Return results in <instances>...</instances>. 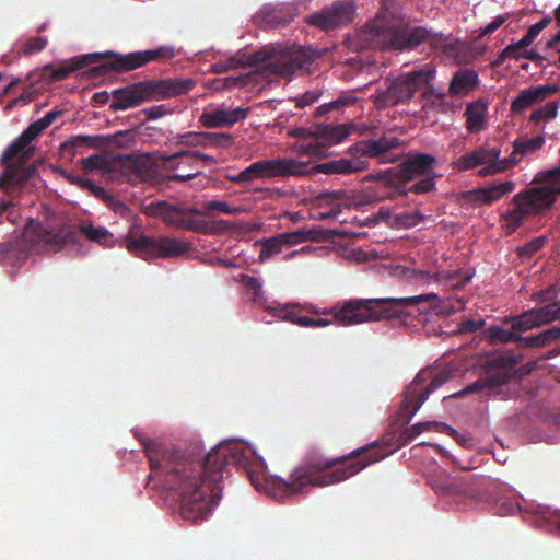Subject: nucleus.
<instances>
[{
	"mask_svg": "<svg viewBox=\"0 0 560 560\" xmlns=\"http://www.w3.org/2000/svg\"><path fill=\"white\" fill-rule=\"evenodd\" d=\"M144 452L151 469L147 487L153 483L152 488L165 489L177 502L183 518L192 523L205 520L219 504L226 466L244 470L257 490L262 487L253 451L238 442L220 443L202 459L186 450L155 442L145 443Z\"/></svg>",
	"mask_w": 560,
	"mask_h": 560,
	"instance_id": "obj_1",
	"label": "nucleus"
},
{
	"mask_svg": "<svg viewBox=\"0 0 560 560\" xmlns=\"http://www.w3.org/2000/svg\"><path fill=\"white\" fill-rule=\"evenodd\" d=\"M387 455L388 452L376 444L357 448L347 455L331 459L320 453H308L292 471L290 481L276 477L271 480V485L275 489L293 495L303 492L308 486L326 487L341 482Z\"/></svg>",
	"mask_w": 560,
	"mask_h": 560,
	"instance_id": "obj_2",
	"label": "nucleus"
},
{
	"mask_svg": "<svg viewBox=\"0 0 560 560\" xmlns=\"http://www.w3.org/2000/svg\"><path fill=\"white\" fill-rule=\"evenodd\" d=\"M360 48H378L394 50H411L422 43H428L433 49L440 50L446 57L463 62L462 54L466 44L457 38L442 33H433L422 26L392 27L375 20L366 24L357 34Z\"/></svg>",
	"mask_w": 560,
	"mask_h": 560,
	"instance_id": "obj_3",
	"label": "nucleus"
},
{
	"mask_svg": "<svg viewBox=\"0 0 560 560\" xmlns=\"http://www.w3.org/2000/svg\"><path fill=\"white\" fill-rule=\"evenodd\" d=\"M104 56L109 57L98 66L92 67L89 72L92 78L103 77L109 72L125 73L148 65L151 61H167L175 57L173 46H160L155 49L119 54L106 51L105 54L94 52L75 57L63 61L59 66L46 65L43 68V78L48 82H57L67 79L74 71L84 68L90 63L100 61Z\"/></svg>",
	"mask_w": 560,
	"mask_h": 560,
	"instance_id": "obj_4",
	"label": "nucleus"
},
{
	"mask_svg": "<svg viewBox=\"0 0 560 560\" xmlns=\"http://www.w3.org/2000/svg\"><path fill=\"white\" fill-rule=\"evenodd\" d=\"M61 114V110L47 113L40 119L32 122L7 147L0 159L1 165L5 167L0 175V189L5 190L8 194L11 190L21 191L26 183L35 176L37 172L36 163L25 165L35 152V148L31 143L46 128L54 124Z\"/></svg>",
	"mask_w": 560,
	"mask_h": 560,
	"instance_id": "obj_5",
	"label": "nucleus"
},
{
	"mask_svg": "<svg viewBox=\"0 0 560 560\" xmlns=\"http://www.w3.org/2000/svg\"><path fill=\"white\" fill-rule=\"evenodd\" d=\"M368 168L366 161L361 158H340L319 164L310 161H300L294 158H275L253 162L249 164L253 180L270 179L275 177H301L317 173L328 175H350Z\"/></svg>",
	"mask_w": 560,
	"mask_h": 560,
	"instance_id": "obj_6",
	"label": "nucleus"
},
{
	"mask_svg": "<svg viewBox=\"0 0 560 560\" xmlns=\"http://www.w3.org/2000/svg\"><path fill=\"white\" fill-rule=\"evenodd\" d=\"M438 295L427 293L408 298L351 299L335 313L334 319L342 326H351L383 318L400 317L405 310L424 302L436 305Z\"/></svg>",
	"mask_w": 560,
	"mask_h": 560,
	"instance_id": "obj_7",
	"label": "nucleus"
},
{
	"mask_svg": "<svg viewBox=\"0 0 560 560\" xmlns=\"http://www.w3.org/2000/svg\"><path fill=\"white\" fill-rule=\"evenodd\" d=\"M75 237V230L69 224L50 228L31 220L20 237L0 244V262L25 260L31 253L58 252Z\"/></svg>",
	"mask_w": 560,
	"mask_h": 560,
	"instance_id": "obj_8",
	"label": "nucleus"
},
{
	"mask_svg": "<svg viewBox=\"0 0 560 560\" xmlns=\"http://www.w3.org/2000/svg\"><path fill=\"white\" fill-rule=\"evenodd\" d=\"M435 162V158L431 154L416 153L396 167L376 173L374 175L376 184L373 190L365 195V202L406 196L407 184L432 172Z\"/></svg>",
	"mask_w": 560,
	"mask_h": 560,
	"instance_id": "obj_9",
	"label": "nucleus"
},
{
	"mask_svg": "<svg viewBox=\"0 0 560 560\" xmlns=\"http://www.w3.org/2000/svg\"><path fill=\"white\" fill-rule=\"evenodd\" d=\"M194 86L195 81L191 79L145 80L131 83L112 92L113 102L109 108L113 112L127 110L145 102L187 94Z\"/></svg>",
	"mask_w": 560,
	"mask_h": 560,
	"instance_id": "obj_10",
	"label": "nucleus"
},
{
	"mask_svg": "<svg viewBox=\"0 0 560 560\" xmlns=\"http://www.w3.org/2000/svg\"><path fill=\"white\" fill-rule=\"evenodd\" d=\"M559 192L552 183L541 184L522 189L511 200V208L501 214L506 234H513L526 218L537 217L550 210L557 201Z\"/></svg>",
	"mask_w": 560,
	"mask_h": 560,
	"instance_id": "obj_11",
	"label": "nucleus"
},
{
	"mask_svg": "<svg viewBox=\"0 0 560 560\" xmlns=\"http://www.w3.org/2000/svg\"><path fill=\"white\" fill-rule=\"evenodd\" d=\"M434 78L435 69L431 65L417 67L395 77H387L384 86L377 89L374 103L378 108L406 104Z\"/></svg>",
	"mask_w": 560,
	"mask_h": 560,
	"instance_id": "obj_12",
	"label": "nucleus"
},
{
	"mask_svg": "<svg viewBox=\"0 0 560 560\" xmlns=\"http://www.w3.org/2000/svg\"><path fill=\"white\" fill-rule=\"evenodd\" d=\"M314 58L312 50L301 46L292 47L279 59H271L265 50L250 55L238 51L235 56H232V60H235L233 62L235 69L262 66L283 78H289L306 69L314 61Z\"/></svg>",
	"mask_w": 560,
	"mask_h": 560,
	"instance_id": "obj_13",
	"label": "nucleus"
},
{
	"mask_svg": "<svg viewBox=\"0 0 560 560\" xmlns=\"http://www.w3.org/2000/svg\"><path fill=\"white\" fill-rule=\"evenodd\" d=\"M121 245L131 254L145 260L180 256L191 248L189 242L167 236L159 238L148 236L139 232L136 226H131Z\"/></svg>",
	"mask_w": 560,
	"mask_h": 560,
	"instance_id": "obj_14",
	"label": "nucleus"
},
{
	"mask_svg": "<svg viewBox=\"0 0 560 560\" xmlns=\"http://www.w3.org/2000/svg\"><path fill=\"white\" fill-rule=\"evenodd\" d=\"M517 361L512 355L493 354L483 369V374L474 383L453 396H465L474 393H485L486 396L501 394V387L509 383L515 374Z\"/></svg>",
	"mask_w": 560,
	"mask_h": 560,
	"instance_id": "obj_15",
	"label": "nucleus"
},
{
	"mask_svg": "<svg viewBox=\"0 0 560 560\" xmlns=\"http://www.w3.org/2000/svg\"><path fill=\"white\" fill-rule=\"evenodd\" d=\"M450 380V373L423 370L418 373L413 382L407 387L401 405V416L409 422L431 393L443 386Z\"/></svg>",
	"mask_w": 560,
	"mask_h": 560,
	"instance_id": "obj_16",
	"label": "nucleus"
},
{
	"mask_svg": "<svg viewBox=\"0 0 560 560\" xmlns=\"http://www.w3.org/2000/svg\"><path fill=\"white\" fill-rule=\"evenodd\" d=\"M501 149L499 147L481 145L458 158L454 166L459 172L482 166L478 171L480 177L492 176L511 168V163L500 159Z\"/></svg>",
	"mask_w": 560,
	"mask_h": 560,
	"instance_id": "obj_17",
	"label": "nucleus"
},
{
	"mask_svg": "<svg viewBox=\"0 0 560 560\" xmlns=\"http://www.w3.org/2000/svg\"><path fill=\"white\" fill-rule=\"evenodd\" d=\"M145 213L151 217H159L165 223L178 229H185L198 233L208 232V222L185 218L187 214H201L196 208H180L167 201L151 202L145 208Z\"/></svg>",
	"mask_w": 560,
	"mask_h": 560,
	"instance_id": "obj_18",
	"label": "nucleus"
},
{
	"mask_svg": "<svg viewBox=\"0 0 560 560\" xmlns=\"http://www.w3.org/2000/svg\"><path fill=\"white\" fill-rule=\"evenodd\" d=\"M354 7L351 1H337L305 18L308 25L322 31H331L352 21Z\"/></svg>",
	"mask_w": 560,
	"mask_h": 560,
	"instance_id": "obj_19",
	"label": "nucleus"
},
{
	"mask_svg": "<svg viewBox=\"0 0 560 560\" xmlns=\"http://www.w3.org/2000/svg\"><path fill=\"white\" fill-rule=\"evenodd\" d=\"M120 170L132 185L159 180L156 166L144 155H125L120 159Z\"/></svg>",
	"mask_w": 560,
	"mask_h": 560,
	"instance_id": "obj_20",
	"label": "nucleus"
},
{
	"mask_svg": "<svg viewBox=\"0 0 560 560\" xmlns=\"http://www.w3.org/2000/svg\"><path fill=\"white\" fill-rule=\"evenodd\" d=\"M400 144L401 141L398 138L383 136L378 139L358 141L350 147L349 152L351 154H360L361 156L375 158L382 163H388L395 161L388 154Z\"/></svg>",
	"mask_w": 560,
	"mask_h": 560,
	"instance_id": "obj_21",
	"label": "nucleus"
},
{
	"mask_svg": "<svg viewBox=\"0 0 560 560\" xmlns=\"http://www.w3.org/2000/svg\"><path fill=\"white\" fill-rule=\"evenodd\" d=\"M313 238V231L298 230L277 234L260 242L259 260L266 261L280 254L283 246L295 245Z\"/></svg>",
	"mask_w": 560,
	"mask_h": 560,
	"instance_id": "obj_22",
	"label": "nucleus"
},
{
	"mask_svg": "<svg viewBox=\"0 0 560 560\" xmlns=\"http://www.w3.org/2000/svg\"><path fill=\"white\" fill-rule=\"evenodd\" d=\"M265 308L273 317L302 327H325L331 323V320L326 318H311L303 315V312L306 311V307H302L299 304L288 303L278 304L275 306L266 305Z\"/></svg>",
	"mask_w": 560,
	"mask_h": 560,
	"instance_id": "obj_23",
	"label": "nucleus"
},
{
	"mask_svg": "<svg viewBox=\"0 0 560 560\" xmlns=\"http://www.w3.org/2000/svg\"><path fill=\"white\" fill-rule=\"evenodd\" d=\"M248 113L249 109L243 107L234 109L217 107L211 110H205L199 117V122L208 129L226 128L244 120L248 116Z\"/></svg>",
	"mask_w": 560,
	"mask_h": 560,
	"instance_id": "obj_24",
	"label": "nucleus"
},
{
	"mask_svg": "<svg viewBox=\"0 0 560 560\" xmlns=\"http://www.w3.org/2000/svg\"><path fill=\"white\" fill-rule=\"evenodd\" d=\"M428 483L441 497H450L454 500L462 501L468 495V491L464 483L444 470H440L430 476Z\"/></svg>",
	"mask_w": 560,
	"mask_h": 560,
	"instance_id": "obj_25",
	"label": "nucleus"
},
{
	"mask_svg": "<svg viewBox=\"0 0 560 560\" xmlns=\"http://www.w3.org/2000/svg\"><path fill=\"white\" fill-rule=\"evenodd\" d=\"M559 86L555 84H545L536 88L522 90L520 94L512 101L511 110L513 113H521L532 105L542 102L548 96L557 93Z\"/></svg>",
	"mask_w": 560,
	"mask_h": 560,
	"instance_id": "obj_26",
	"label": "nucleus"
},
{
	"mask_svg": "<svg viewBox=\"0 0 560 560\" xmlns=\"http://www.w3.org/2000/svg\"><path fill=\"white\" fill-rule=\"evenodd\" d=\"M545 144V137L538 135L534 138L518 137L513 141V152L509 158H504L505 162L511 163V167L518 164L522 158L533 154L540 150Z\"/></svg>",
	"mask_w": 560,
	"mask_h": 560,
	"instance_id": "obj_27",
	"label": "nucleus"
},
{
	"mask_svg": "<svg viewBox=\"0 0 560 560\" xmlns=\"http://www.w3.org/2000/svg\"><path fill=\"white\" fill-rule=\"evenodd\" d=\"M479 84L478 73L472 69H462L454 73L448 88L452 96H465Z\"/></svg>",
	"mask_w": 560,
	"mask_h": 560,
	"instance_id": "obj_28",
	"label": "nucleus"
},
{
	"mask_svg": "<svg viewBox=\"0 0 560 560\" xmlns=\"http://www.w3.org/2000/svg\"><path fill=\"white\" fill-rule=\"evenodd\" d=\"M515 183L506 180L489 187L477 188L469 191L472 200L483 205H491L494 201L501 199L504 195L513 191Z\"/></svg>",
	"mask_w": 560,
	"mask_h": 560,
	"instance_id": "obj_29",
	"label": "nucleus"
},
{
	"mask_svg": "<svg viewBox=\"0 0 560 560\" xmlns=\"http://www.w3.org/2000/svg\"><path fill=\"white\" fill-rule=\"evenodd\" d=\"M353 128L352 124H327L318 126L315 136L320 144H337L346 139Z\"/></svg>",
	"mask_w": 560,
	"mask_h": 560,
	"instance_id": "obj_30",
	"label": "nucleus"
},
{
	"mask_svg": "<svg viewBox=\"0 0 560 560\" xmlns=\"http://www.w3.org/2000/svg\"><path fill=\"white\" fill-rule=\"evenodd\" d=\"M487 105L481 101H475L467 105L465 110L466 128L471 133H477L485 128Z\"/></svg>",
	"mask_w": 560,
	"mask_h": 560,
	"instance_id": "obj_31",
	"label": "nucleus"
},
{
	"mask_svg": "<svg viewBox=\"0 0 560 560\" xmlns=\"http://www.w3.org/2000/svg\"><path fill=\"white\" fill-rule=\"evenodd\" d=\"M504 324H511L512 329L518 332L541 327L536 308H529L515 316H505Z\"/></svg>",
	"mask_w": 560,
	"mask_h": 560,
	"instance_id": "obj_32",
	"label": "nucleus"
},
{
	"mask_svg": "<svg viewBox=\"0 0 560 560\" xmlns=\"http://www.w3.org/2000/svg\"><path fill=\"white\" fill-rule=\"evenodd\" d=\"M257 19L260 20L261 24L270 27L284 26L290 22V18L282 7L272 5L262 8Z\"/></svg>",
	"mask_w": 560,
	"mask_h": 560,
	"instance_id": "obj_33",
	"label": "nucleus"
},
{
	"mask_svg": "<svg viewBox=\"0 0 560 560\" xmlns=\"http://www.w3.org/2000/svg\"><path fill=\"white\" fill-rule=\"evenodd\" d=\"M79 230L86 240L97 243L102 246H112L114 235L104 226H94L93 224H80Z\"/></svg>",
	"mask_w": 560,
	"mask_h": 560,
	"instance_id": "obj_34",
	"label": "nucleus"
},
{
	"mask_svg": "<svg viewBox=\"0 0 560 560\" xmlns=\"http://www.w3.org/2000/svg\"><path fill=\"white\" fill-rule=\"evenodd\" d=\"M429 430H435L441 433H447V432L454 433L455 432L450 425H447L443 422L427 421V422L416 423V424L411 425L410 428H408L404 432V438H405L406 442H410L416 436L421 434L423 431H429Z\"/></svg>",
	"mask_w": 560,
	"mask_h": 560,
	"instance_id": "obj_35",
	"label": "nucleus"
},
{
	"mask_svg": "<svg viewBox=\"0 0 560 560\" xmlns=\"http://www.w3.org/2000/svg\"><path fill=\"white\" fill-rule=\"evenodd\" d=\"M201 148L229 149L234 144L235 138L229 132H202Z\"/></svg>",
	"mask_w": 560,
	"mask_h": 560,
	"instance_id": "obj_36",
	"label": "nucleus"
},
{
	"mask_svg": "<svg viewBox=\"0 0 560 560\" xmlns=\"http://www.w3.org/2000/svg\"><path fill=\"white\" fill-rule=\"evenodd\" d=\"M202 132H185L178 133L170 140V145L178 149H189L201 147Z\"/></svg>",
	"mask_w": 560,
	"mask_h": 560,
	"instance_id": "obj_37",
	"label": "nucleus"
},
{
	"mask_svg": "<svg viewBox=\"0 0 560 560\" xmlns=\"http://www.w3.org/2000/svg\"><path fill=\"white\" fill-rule=\"evenodd\" d=\"M240 282L250 292V300L255 304L265 306L266 299L262 295L261 283L257 278L242 273L240 275Z\"/></svg>",
	"mask_w": 560,
	"mask_h": 560,
	"instance_id": "obj_38",
	"label": "nucleus"
},
{
	"mask_svg": "<svg viewBox=\"0 0 560 560\" xmlns=\"http://www.w3.org/2000/svg\"><path fill=\"white\" fill-rule=\"evenodd\" d=\"M541 326L560 320V300L547 303L544 306L535 307Z\"/></svg>",
	"mask_w": 560,
	"mask_h": 560,
	"instance_id": "obj_39",
	"label": "nucleus"
},
{
	"mask_svg": "<svg viewBox=\"0 0 560 560\" xmlns=\"http://www.w3.org/2000/svg\"><path fill=\"white\" fill-rule=\"evenodd\" d=\"M187 159L185 149H178L172 154H161L159 156L160 166L163 171L173 173L179 168L180 163Z\"/></svg>",
	"mask_w": 560,
	"mask_h": 560,
	"instance_id": "obj_40",
	"label": "nucleus"
},
{
	"mask_svg": "<svg viewBox=\"0 0 560 560\" xmlns=\"http://www.w3.org/2000/svg\"><path fill=\"white\" fill-rule=\"evenodd\" d=\"M518 331L512 329L506 330L500 326H491L488 328V337L492 342L516 343Z\"/></svg>",
	"mask_w": 560,
	"mask_h": 560,
	"instance_id": "obj_41",
	"label": "nucleus"
},
{
	"mask_svg": "<svg viewBox=\"0 0 560 560\" xmlns=\"http://www.w3.org/2000/svg\"><path fill=\"white\" fill-rule=\"evenodd\" d=\"M558 113V103L557 102H548L544 106L536 108L529 116V121L539 122L544 119L549 120L557 116Z\"/></svg>",
	"mask_w": 560,
	"mask_h": 560,
	"instance_id": "obj_42",
	"label": "nucleus"
},
{
	"mask_svg": "<svg viewBox=\"0 0 560 560\" xmlns=\"http://www.w3.org/2000/svg\"><path fill=\"white\" fill-rule=\"evenodd\" d=\"M547 236H537L516 249L520 257L529 258L540 250L547 243Z\"/></svg>",
	"mask_w": 560,
	"mask_h": 560,
	"instance_id": "obj_43",
	"label": "nucleus"
},
{
	"mask_svg": "<svg viewBox=\"0 0 560 560\" xmlns=\"http://www.w3.org/2000/svg\"><path fill=\"white\" fill-rule=\"evenodd\" d=\"M560 294V284L552 283L544 290L533 292L530 300L538 303H550Z\"/></svg>",
	"mask_w": 560,
	"mask_h": 560,
	"instance_id": "obj_44",
	"label": "nucleus"
},
{
	"mask_svg": "<svg viewBox=\"0 0 560 560\" xmlns=\"http://www.w3.org/2000/svg\"><path fill=\"white\" fill-rule=\"evenodd\" d=\"M435 188V176L432 175H424L422 178L412 184H407L406 195L408 192H415V194H425L429 191H432Z\"/></svg>",
	"mask_w": 560,
	"mask_h": 560,
	"instance_id": "obj_45",
	"label": "nucleus"
},
{
	"mask_svg": "<svg viewBox=\"0 0 560 560\" xmlns=\"http://www.w3.org/2000/svg\"><path fill=\"white\" fill-rule=\"evenodd\" d=\"M205 212H201V214H206L211 211H220L222 213L226 214H238L242 212V208L240 207H232L225 201L220 200H211L205 203Z\"/></svg>",
	"mask_w": 560,
	"mask_h": 560,
	"instance_id": "obj_46",
	"label": "nucleus"
},
{
	"mask_svg": "<svg viewBox=\"0 0 560 560\" xmlns=\"http://www.w3.org/2000/svg\"><path fill=\"white\" fill-rule=\"evenodd\" d=\"M47 43L45 37L28 38L21 47V52L25 56L39 52L47 46Z\"/></svg>",
	"mask_w": 560,
	"mask_h": 560,
	"instance_id": "obj_47",
	"label": "nucleus"
},
{
	"mask_svg": "<svg viewBox=\"0 0 560 560\" xmlns=\"http://www.w3.org/2000/svg\"><path fill=\"white\" fill-rule=\"evenodd\" d=\"M103 165L104 159L100 154H93L81 160V166L85 172H92L94 170L102 168Z\"/></svg>",
	"mask_w": 560,
	"mask_h": 560,
	"instance_id": "obj_48",
	"label": "nucleus"
},
{
	"mask_svg": "<svg viewBox=\"0 0 560 560\" xmlns=\"http://www.w3.org/2000/svg\"><path fill=\"white\" fill-rule=\"evenodd\" d=\"M483 326H485L483 319L476 320V319H471V318H466L459 323L457 330L460 334L475 332V331L479 330L480 328H482Z\"/></svg>",
	"mask_w": 560,
	"mask_h": 560,
	"instance_id": "obj_49",
	"label": "nucleus"
},
{
	"mask_svg": "<svg viewBox=\"0 0 560 560\" xmlns=\"http://www.w3.org/2000/svg\"><path fill=\"white\" fill-rule=\"evenodd\" d=\"M422 100L424 102L423 107L429 106V101L432 97H435L439 100V103H441L444 97L446 96L445 92L443 91H435V89L432 85V82L430 84L422 88Z\"/></svg>",
	"mask_w": 560,
	"mask_h": 560,
	"instance_id": "obj_50",
	"label": "nucleus"
},
{
	"mask_svg": "<svg viewBox=\"0 0 560 560\" xmlns=\"http://www.w3.org/2000/svg\"><path fill=\"white\" fill-rule=\"evenodd\" d=\"M187 159L198 160L203 162L206 165L211 166L218 163L217 159L210 154H206L199 150L185 149Z\"/></svg>",
	"mask_w": 560,
	"mask_h": 560,
	"instance_id": "obj_51",
	"label": "nucleus"
},
{
	"mask_svg": "<svg viewBox=\"0 0 560 560\" xmlns=\"http://www.w3.org/2000/svg\"><path fill=\"white\" fill-rule=\"evenodd\" d=\"M526 45L521 44V39L517 43L510 44L503 49V55L509 56V59H520L524 56V49Z\"/></svg>",
	"mask_w": 560,
	"mask_h": 560,
	"instance_id": "obj_52",
	"label": "nucleus"
},
{
	"mask_svg": "<svg viewBox=\"0 0 560 560\" xmlns=\"http://www.w3.org/2000/svg\"><path fill=\"white\" fill-rule=\"evenodd\" d=\"M508 18H509V14L495 16L492 22L487 24L481 30V35L486 36V35H490V34L494 33L508 20Z\"/></svg>",
	"mask_w": 560,
	"mask_h": 560,
	"instance_id": "obj_53",
	"label": "nucleus"
},
{
	"mask_svg": "<svg viewBox=\"0 0 560 560\" xmlns=\"http://www.w3.org/2000/svg\"><path fill=\"white\" fill-rule=\"evenodd\" d=\"M228 178H229V180H231L235 184H244V183L253 182L249 165L247 167H245L243 171H241L238 174L229 176Z\"/></svg>",
	"mask_w": 560,
	"mask_h": 560,
	"instance_id": "obj_54",
	"label": "nucleus"
},
{
	"mask_svg": "<svg viewBox=\"0 0 560 560\" xmlns=\"http://www.w3.org/2000/svg\"><path fill=\"white\" fill-rule=\"evenodd\" d=\"M541 30L537 24H533L527 30L526 34L521 38V44L526 45L527 47L535 40V38L539 35Z\"/></svg>",
	"mask_w": 560,
	"mask_h": 560,
	"instance_id": "obj_55",
	"label": "nucleus"
},
{
	"mask_svg": "<svg viewBox=\"0 0 560 560\" xmlns=\"http://www.w3.org/2000/svg\"><path fill=\"white\" fill-rule=\"evenodd\" d=\"M234 61L235 60H232V57H230L228 60L218 61L214 65H212V72L219 74L235 69L233 65Z\"/></svg>",
	"mask_w": 560,
	"mask_h": 560,
	"instance_id": "obj_56",
	"label": "nucleus"
},
{
	"mask_svg": "<svg viewBox=\"0 0 560 560\" xmlns=\"http://www.w3.org/2000/svg\"><path fill=\"white\" fill-rule=\"evenodd\" d=\"M318 94L316 92H306L304 93L296 103V106L300 108H303L305 106H308L313 103H315L318 100Z\"/></svg>",
	"mask_w": 560,
	"mask_h": 560,
	"instance_id": "obj_57",
	"label": "nucleus"
},
{
	"mask_svg": "<svg viewBox=\"0 0 560 560\" xmlns=\"http://www.w3.org/2000/svg\"><path fill=\"white\" fill-rule=\"evenodd\" d=\"M199 174H201L200 171L188 174H171L166 175L163 179L184 183L196 178Z\"/></svg>",
	"mask_w": 560,
	"mask_h": 560,
	"instance_id": "obj_58",
	"label": "nucleus"
},
{
	"mask_svg": "<svg viewBox=\"0 0 560 560\" xmlns=\"http://www.w3.org/2000/svg\"><path fill=\"white\" fill-rule=\"evenodd\" d=\"M516 345L525 349L537 348L536 335L523 337L518 334Z\"/></svg>",
	"mask_w": 560,
	"mask_h": 560,
	"instance_id": "obj_59",
	"label": "nucleus"
},
{
	"mask_svg": "<svg viewBox=\"0 0 560 560\" xmlns=\"http://www.w3.org/2000/svg\"><path fill=\"white\" fill-rule=\"evenodd\" d=\"M144 113L149 119H158V118L162 117L163 115H165L166 109H165L164 105H160V106H153V107L147 108V109H144Z\"/></svg>",
	"mask_w": 560,
	"mask_h": 560,
	"instance_id": "obj_60",
	"label": "nucleus"
},
{
	"mask_svg": "<svg viewBox=\"0 0 560 560\" xmlns=\"http://www.w3.org/2000/svg\"><path fill=\"white\" fill-rule=\"evenodd\" d=\"M98 137H91V136H78L73 139L72 144L74 147L78 145H94L96 141H98Z\"/></svg>",
	"mask_w": 560,
	"mask_h": 560,
	"instance_id": "obj_61",
	"label": "nucleus"
},
{
	"mask_svg": "<svg viewBox=\"0 0 560 560\" xmlns=\"http://www.w3.org/2000/svg\"><path fill=\"white\" fill-rule=\"evenodd\" d=\"M547 520L549 521L553 530L560 536V512L555 511L549 513Z\"/></svg>",
	"mask_w": 560,
	"mask_h": 560,
	"instance_id": "obj_62",
	"label": "nucleus"
},
{
	"mask_svg": "<svg viewBox=\"0 0 560 560\" xmlns=\"http://www.w3.org/2000/svg\"><path fill=\"white\" fill-rule=\"evenodd\" d=\"M71 183L78 185L79 187H81L83 189H88L89 191L94 186L93 180L84 179V178H80V177H72Z\"/></svg>",
	"mask_w": 560,
	"mask_h": 560,
	"instance_id": "obj_63",
	"label": "nucleus"
},
{
	"mask_svg": "<svg viewBox=\"0 0 560 560\" xmlns=\"http://www.w3.org/2000/svg\"><path fill=\"white\" fill-rule=\"evenodd\" d=\"M90 192H91L93 196H95V197H97V198H100V199H102V200H105L106 198H108V194H107V191L105 190V188H103V187H101V186H97V185H95V184H94V186L90 189Z\"/></svg>",
	"mask_w": 560,
	"mask_h": 560,
	"instance_id": "obj_64",
	"label": "nucleus"
}]
</instances>
